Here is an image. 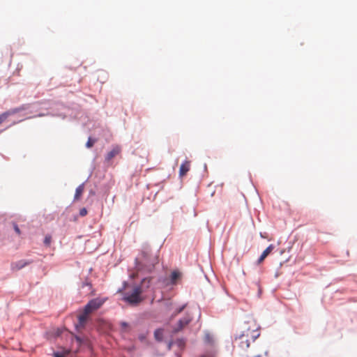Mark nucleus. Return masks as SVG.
I'll use <instances>...</instances> for the list:
<instances>
[{"instance_id":"obj_1","label":"nucleus","mask_w":357,"mask_h":357,"mask_svg":"<svg viewBox=\"0 0 357 357\" xmlns=\"http://www.w3.org/2000/svg\"><path fill=\"white\" fill-rule=\"evenodd\" d=\"M259 329L260 326L257 321L252 317H248L235 334L234 345L243 351L248 350L259 337Z\"/></svg>"},{"instance_id":"obj_2","label":"nucleus","mask_w":357,"mask_h":357,"mask_svg":"<svg viewBox=\"0 0 357 357\" xmlns=\"http://www.w3.org/2000/svg\"><path fill=\"white\" fill-rule=\"evenodd\" d=\"M158 262V257L151 255L150 248L144 246L142 249L139 256L135 259L136 268L137 271L151 272Z\"/></svg>"},{"instance_id":"obj_3","label":"nucleus","mask_w":357,"mask_h":357,"mask_svg":"<svg viewBox=\"0 0 357 357\" xmlns=\"http://www.w3.org/2000/svg\"><path fill=\"white\" fill-rule=\"evenodd\" d=\"M142 293V287L140 285H136L131 291L124 294L123 300L131 305H137L144 301Z\"/></svg>"},{"instance_id":"obj_4","label":"nucleus","mask_w":357,"mask_h":357,"mask_svg":"<svg viewBox=\"0 0 357 357\" xmlns=\"http://www.w3.org/2000/svg\"><path fill=\"white\" fill-rule=\"evenodd\" d=\"M104 301L100 298H94L91 300L84 307V310L86 314H91L99 309L104 303Z\"/></svg>"},{"instance_id":"obj_5","label":"nucleus","mask_w":357,"mask_h":357,"mask_svg":"<svg viewBox=\"0 0 357 357\" xmlns=\"http://www.w3.org/2000/svg\"><path fill=\"white\" fill-rule=\"evenodd\" d=\"M192 319V317L189 313H187L184 317L181 319L176 325L174 327L172 332L174 333H177L178 332L182 331L186 326H188Z\"/></svg>"},{"instance_id":"obj_6","label":"nucleus","mask_w":357,"mask_h":357,"mask_svg":"<svg viewBox=\"0 0 357 357\" xmlns=\"http://www.w3.org/2000/svg\"><path fill=\"white\" fill-rule=\"evenodd\" d=\"M121 151V148L119 145H115L112 147V150L105 155V161L109 162L113 158L119 155Z\"/></svg>"},{"instance_id":"obj_7","label":"nucleus","mask_w":357,"mask_h":357,"mask_svg":"<svg viewBox=\"0 0 357 357\" xmlns=\"http://www.w3.org/2000/svg\"><path fill=\"white\" fill-rule=\"evenodd\" d=\"M31 261H26V260H20L15 262H13L11 264V269L14 271H19L22 269V268L25 267L26 266L30 264Z\"/></svg>"},{"instance_id":"obj_8","label":"nucleus","mask_w":357,"mask_h":357,"mask_svg":"<svg viewBox=\"0 0 357 357\" xmlns=\"http://www.w3.org/2000/svg\"><path fill=\"white\" fill-rule=\"evenodd\" d=\"M20 111V108H15L2 113L0 115V125L4 122L8 116L13 115Z\"/></svg>"},{"instance_id":"obj_9","label":"nucleus","mask_w":357,"mask_h":357,"mask_svg":"<svg viewBox=\"0 0 357 357\" xmlns=\"http://www.w3.org/2000/svg\"><path fill=\"white\" fill-rule=\"evenodd\" d=\"M190 162L188 160H185L180 166L179 176L181 177L184 176L187 174V172L190 170Z\"/></svg>"},{"instance_id":"obj_10","label":"nucleus","mask_w":357,"mask_h":357,"mask_svg":"<svg viewBox=\"0 0 357 357\" xmlns=\"http://www.w3.org/2000/svg\"><path fill=\"white\" fill-rule=\"evenodd\" d=\"M89 314H86L84 310H83V313L79 314L78 316V324L76 326V327L78 328H84L86 324V321L88 318V315Z\"/></svg>"},{"instance_id":"obj_11","label":"nucleus","mask_w":357,"mask_h":357,"mask_svg":"<svg viewBox=\"0 0 357 357\" xmlns=\"http://www.w3.org/2000/svg\"><path fill=\"white\" fill-rule=\"evenodd\" d=\"M274 249L273 245H270L261 255L260 257L259 258L257 263L259 264H261L265 258L272 252V250Z\"/></svg>"},{"instance_id":"obj_12","label":"nucleus","mask_w":357,"mask_h":357,"mask_svg":"<svg viewBox=\"0 0 357 357\" xmlns=\"http://www.w3.org/2000/svg\"><path fill=\"white\" fill-rule=\"evenodd\" d=\"M181 273L178 271H174L170 276V283L172 284H176L177 281L181 278Z\"/></svg>"},{"instance_id":"obj_13","label":"nucleus","mask_w":357,"mask_h":357,"mask_svg":"<svg viewBox=\"0 0 357 357\" xmlns=\"http://www.w3.org/2000/svg\"><path fill=\"white\" fill-rule=\"evenodd\" d=\"M84 184H81L79 185L77 188H76V190H75V196H74V199L75 200H78L79 199V198L81 197L83 192H84Z\"/></svg>"},{"instance_id":"obj_14","label":"nucleus","mask_w":357,"mask_h":357,"mask_svg":"<svg viewBox=\"0 0 357 357\" xmlns=\"http://www.w3.org/2000/svg\"><path fill=\"white\" fill-rule=\"evenodd\" d=\"M164 330L162 328H158L154 332V337L156 340L162 341L163 339Z\"/></svg>"},{"instance_id":"obj_15","label":"nucleus","mask_w":357,"mask_h":357,"mask_svg":"<svg viewBox=\"0 0 357 357\" xmlns=\"http://www.w3.org/2000/svg\"><path fill=\"white\" fill-rule=\"evenodd\" d=\"M69 353H70L69 349H65L62 352H59V351L55 352L54 354V357H66Z\"/></svg>"},{"instance_id":"obj_16","label":"nucleus","mask_w":357,"mask_h":357,"mask_svg":"<svg viewBox=\"0 0 357 357\" xmlns=\"http://www.w3.org/2000/svg\"><path fill=\"white\" fill-rule=\"evenodd\" d=\"M96 142V139H92L91 137H89L88 139V141L86 143V146L88 149H90V148H91L94 145Z\"/></svg>"},{"instance_id":"obj_17","label":"nucleus","mask_w":357,"mask_h":357,"mask_svg":"<svg viewBox=\"0 0 357 357\" xmlns=\"http://www.w3.org/2000/svg\"><path fill=\"white\" fill-rule=\"evenodd\" d=\"M204 341L208 344H212L213 342V337L210 334L206 333L204 336Z\"/></svg>"},{"instance_id":"obj_18","label":"nucleus","mask_w":357,"mask_h":357,"mask_svg":"<svg viewBox=\"0 0 357 357\" xmlns=\"http://www.w3.org/2000/svg\"><path fill=\"white\" fill-rule=\"evenodd\" d=\"M51 242H52V236L50 235H47L44 239V244L46 246H50L51 244Z\"/></svg>"},{"instance_id":"obj_19","label":"nucleus","mask_w":357,"mask_h":357,"mask_svg":"<svg viewBox=\"0 0 357 357\" xmlns=\"http://www.w3.org/2000/svg\"><path fill=\"white\" fill-rule=\"evenodd\" d=\"M262 351H263L262 350H261L259 352V351H257V352H252L251 351L249 357H261Z\"/></svg>"},{"instance_id":"obj_20","label":"nucleus","mask_w":357,"mask_h":357,"mask_svg":"<svg viewBox=\"0 0 357 357\" xmlns=\"http://www.w3.org/2000/svg\"><path fill=\"white\" fill-rule=\"evenodd\" d=\"M121 326L122 330L126 331L127 330V328H128V324L125 321H122V322H121Z\"/></svg>"},{"instance_id":"obj_21","label":"nucleus","mask_w":357,"mask_h":357,"mask_svg":"<svg viewBox=\"0 0 357 357\" xmlns=\"http://www.w3.org/2000/svg\"><path fill=\"white\" fill-rule=\"evenodd\" d=\"M185 307V305H183V306L180 307L179 308H178L174 313V315L176 316V314L181 313L184 310Z\"/></svg>"},{"instance_id":"obj_22","label":"nucleus","mask_w":357,"mask_h":357,"mask_svg":"<svg viewBox=\"0 0 357 357\" xmlns=\"http://www.w3.org/2000/svg\"><path fill=\"white\" fill-rule=\"evenodd\" d=\"M151 278H144V279L142 280V284H144L145 282H147V283H148V284H147V286H146V287H149V284H150V282H151Z\"/></svg>"},{"instance_id":"obj_23","label":"nucleus","mask_w":357,"mask_h":357,"mask_svg":"<svg viewBox=\"0 0 357 357\" xmlns=\"http://www.w3.org/2000/svg\"><path fill=\"white\" fill-rule=\"evenodd\" d=\"M86 214H87V211H86V209L85 208H82V209L80 210V211H79V215H80L81 216H84V215H86Z\"/></svg>"},{"instance_id":"obj_24","label":"nucleus","mask_w":357,"mask_h":357,"mask_svg":"<svg viewBox=\"0 0 357 357\" xmlns=\"http://www.w3.org/2000/svg\"><path fill=\"white\" fill-rule=\"evenodd\" d=\"M13 227H14V229L15 231V232L17 234H21V231L18 227V226L16 225V224H13Z\"/></svg>"},{"instance_id":"obj_25","label":"nucleus","mask_w":357,"mask_h":357,"mask_svg":"<svg viewBox=\"0 0 357 357\" xmlns=\"http://www.w3.org/2000/svg\"><path fill=\"white\" fill-rule=\"evenodd\" d=\"M75 340H77V342H78V344L80 345L82 344V339L78 337V336H76L75 337Z\"/></svg>"}]
</instances>
